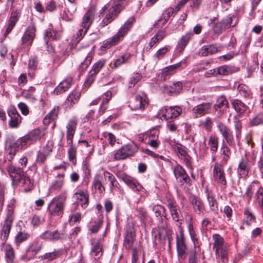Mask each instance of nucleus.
<instances>
[{"label":"nucleus","mask_w":263,"mask_h":263,"mask_svg":"<svg viewBox=\"0 0 263 263\" xmlns=\"http://www.w3.org/2000/svg\"><path fill=\"white\" fill-rule=\"evenodd\" d=\"M135 22V18L134 16L129 17L114 36L103 41L101 43L100 50L102 52L105 51L107 49L117 45L122 41L124 36L132 28Z\"/></svg>","instance_id":"f257e3e1"},{"label":"nucleus","mask_w":263,"mask_h":263,"mask_svg":"<svg viewBox=\"0 0 263 263\" xmlns=\"http://www.w3.org/2000/svg\"><path fill=\"white\" fill-rule=\"evenodd\" d=\"M77 124V120L76 119H72L68 121L66 127L67 143L69 146L67 151L68 159L73 164H75L77 161V147L76 145H73V138Z\"/></svg>","instance_id":"f03ea898"},{"label":"nucleus","mask_w":263,"mask_h":263,"mask_svg":"<svg viewBox=\"0 0 263 263\" xmlns=\"http://www.w3.org/2000/svg\"><path fill=\"white\" fill-rule=\"evenodd\" d=\"M7 170L13 181L18 182L24 187L25 191L29 190L33 186L30 177L24 174L23 171L16 168L12 164L7 167Z\"/></svg>","instance_id":"7ed1b4c3"},{"label":"nucleus","mask_w":263,"mask_h":263,"mask_svg":"<svg viewBox=\"0 0 263 263\" xmlns=\"http://www.w3.org/2000/svg\"><path fill=\"white\" fill-rule=\"evenodd\" d=\"M66 199V192L63 193L61 195L53 198L47 208L49 214L52 216L62 215L63 213Z\"/></svg>","instance_id":"20e7f679"},{"label":"nucleus","mask_w":263,"mask_h":263,"mask_svg":"<svg viewBox=\"0 0 263 263\" xmlns=\"http://www.w3.org/2000/svg\"><path fill=\"white\" fill-rule=\"evenodd\" d=\"M118 177L122 180L134 192L138 193L141 197H146L148 195L147 191L139 183V181L125 173H119Z\"/></svg>","instance_id":"39448f33"},{"label":"nucleus","mask_w":263,"mask_h":263,"mask_svg":"<svg viewBox=\"0 0 263 263\" xmlns=\"http://www.w3.org/2000/svg\"><path fill=\"white\" fill-rule=\"evenodd\" d=\"M167 207L169 210L172 220L176 222V226L178 227L179 231L181 232L182 230L181 225L183 221V216L179 207L174 199L168 200Z\"/></svg>","instance_id":"423d86ee"},{"label":"nucleus","mask_w":263,"mask_h":263,"mask_svg":"<svg viewBox=\"0 0 263 263\" xmlns=\"http://www.w3.org/2000/svg\"><path fill=\"white\" fill-rule=\"evenodd\" d=\"M42 248V242L36 239L33 240L29 243L25 253L21 257V260L26 262L33 259Z\"/></svg>","instance_id":"0eeeda50"},{"label":"nucleus","mask_w":263,"mask_h":263,"mask_svg":"<svg viewBox=\"0 0 263 263\" xmlns=\"http://www.w3.org/2000/svg\"><path fill=\"white\" fill-rule=\"evenodd\" d=\"M147 103L144 95H136L129 101L128 106L133 110L143 111Z\"/></svg>","instance_id":"6e6552de"},{"label":"nucleus","mask_w":263,"mask_h":263,"mask_svg":"<svg viewBox=\"0 0 263 263\" xmlns=\"http://www.w3.org/2000/svg\"><path fill=\"white\" fill-rule=\"evenodd\" d=\"M122 10V4L116 3L108 10V12L106 14L105 17L102 21L100 25L104 27L110 23L114 20L121 12Z\"/></svg>","instance_id":"1a4fd4ad"},{"label":"nucleus","mask_w":263,"mask_h":263,"mask_svg":"<svg viewBox=\"0 0 263 263\" xmlns=\"http://www.w3.org/2000/svg\"><path fill=\"white\" fill-rule=\"evenodd\" d=\"M172 148L178 157L183 160L187 167H191V157L187 152V148L183 145L176 143L172 145Z\"/></svg>","instance_id":"9d476101"},{"label":"nucleus","mask_w":263,"mask_h":263,"mask_svg":"<svg viewBox=\"0 0 263 263\" xmlns=\"http://www.w3.org/2000/svg\"><path fill=\"white\" fill-rule=\"evenodd\" d=\"M213 107L216 112V117L218 119L221 118L229 107V103L226 97L223 95L219 96L217 99Z\"/></svg>","instance_id":"9b49d317"},{"label":"nucleus","mask_w":263,"mask_h":263,"mask_svg":"<svg viewBox=\"0 0 263 263\" xmlns=\"http://www.w3.org/2000/svg\"><path fill=\"white\" fill-rule=\"evenodd\" d=\"M213 177L214 180L221 185V187L225 189L227 180L222 166L219 163H215L213 168Z\"/></svg>","instance_id":"f8f14e48"},{"label":"nucleus","mask_w":263,"mask_h":263,"mask_svg":"<svg viewBox=\"0 0 263 263\" xmlns=\"http://www.w3.org/2000/svg\"><path fill=\"white\" fill-rule=\"evenodd\" d=\"M181 112L182 109L179 106L170 107L168 108L166 107H163L159 110V114L164 119L168 120L178 117Z\"/></svg>","instance_id":"ddd939ff"},{"label":"nucleus","mask_w":263,"mask_h":263,"mask_svg":"<svg viewBox=\"0 0 263 263\" xmlns=\"http://www.w3.org/2000/svg\"><path fill=\"white\" fill-rule=\"evenodd\" d=\"M13 220L14 212H6V218L1 234V239L4 242L8 238Z\"/></svg>","instance_id":"4468645a"},{"label":"nucleus","mask_w":263,"mask_h":263,"mask_svg":"<svg viewBox=\"0 0 263 263\" xmlns=\"http://www.w3.org/2000/svg\"><path fill=\"white\" fill-rule=\"evenodd\" d=\"M217 128L222 137L230 146L234 145V137L231 129L221 122L217 124Z\"/></svg>","instance_id":"2eb2a0df"},{"label":"nucleus","mask_w":263,"mask_h":263,"mask_svg":"<svg viewBox=\"0 0 263 263\" xmlns=\"http://www.w3.org/2000/svg\"><path fill=\"white\" fill-rule=\"evenodd\" d=\"M189 200L192 205L193 211L198 215H203L205 210L204 204L202 199L194 195L189 197Z\"/></svg>","instance_id":"dca6fc26"},{"label":"nucleus","mask_w":263,"mask_h":263,"mask_svg":"<svg viewBox=\"0 0 263 263\" xmlns=\"http://www.w3.org/2000/svg\"><path fill=\"white\" fill-rule=\"evenodd\" d=\"M10 117L9 125L11 128H17L21 123L22 118L14 106H10L7 110Z\"/></svg>","instance_id":"f3484780"},{"label":"nucleus","mask_w":263,"mask_h":263,"mask_svg":"<svg viewBox=\"0 0 263 263\" xmlns=\"http://www.w3.org/2000/svg\"><path fill=\"white\" fill-rule=\"evenodd\" d=\"M36 28L34 25L28 26L22 37V44L24 46H30L32 45L35 37Z\"/></svg>","instance_id":"a211bd4d"},{"label":"nucleus","mask_w":263,"mask_h":263,"mask_svg":"<svg viewBox=\"0 0 263 263\" xmlns=\"http://www.w3.org/2000/svg\"><path fill=\"white\" fill-rule=\"evenodd\" d=\"M212 108L210 103L205 102L198 104L192 108V113L194 117L198 118L209 114Z\"/></svg>","instance_id":"6ab92c4d"},{"label":"nucleus","mask_w":263,"mask_h":263,"mask_svg":"<svg viewBox=\"0 0 263 263\" xmlns=\"http://www.w3.org/2000/svg\"><path fill=\"white\" fill-rule=\"evenodd\" d=\"M43 239L48 241H57L60 239H63L66 238V235L63 232H59L57 230L54 231H46L41 235Z\"/></svg>","instance_id":"aec40b11"},{"label":"nucleus","mask_w":263,"mask_h":263,"mask_svg":"<svg viewBox=\"0 0 263 263\" xmlns=\"http://www.w3.org/2000/svg\"><path fill=\"white\" fill-rule=\"evenodd\" d=\"M173 172L175 177L177 179L180 178L179 181L182 184L190 183V178L182 166L177 164L174 167Z\"/></svg>","instance_id":"412c9836"},{"label":"nucleus","mask_w":263,"mask_h":263,"mask_svg":"<svg viewBox=\"0 0 263 263\" xmlns=\"http://www.w3.org/2000/svg\"><path fill=\"white\" fill-rule=\"evenodd\" d=\"M73 83V80L72 77L66 78L55 87L53 91L54 93L59 95L65 92L71 87Z\"/></svg>","instance_id":"4be33fe9"},{"label":"nucleus","mask_w":263,"mask_h":263,"mask_svg":"<svg viewBox=\"0 0 263 263\" xmlns=\"http://www.w3.org/2000/svg\"><path fill=\"white\" fill-rule=\"evenodd\" d=\"M91 254L95 259H99L102 255L103 246L98 239H93L91 240Z\"/></svg>","instance_id":"5701e85b"},{"label":"nucleus","mask_w":263,"mask_h":263,"mask_svg":"<svg viewBox=\"0 0 263 263\" xmlns=\"http://www.w3.org/2000/svg\"><path fill=\"white\" fill-rule=\"evenodd\" d=\"M177 254L179 258L184 259L186 258V246L183 235L177 237L176 240Z\"/></svg>","instance_id":"b1692460"},{"label":"nucleus","mask_w":263,"mask_h":263,"mask_svg":"<svg viewBox=\"0 0 263 263\" xmlns=\"http://www.w3.org/2000/svg\"><path fill=\"white\" fill-rule=\"evenodd\" d=\"M74 197L81 202L83 208L85 209L87 207L89 203V194L86 191L78 190L74 194Z\"/></svg>","instance_id":"393cba45"},{"label":"nucleus","mask_w":263,"mask_h":263,"mask_svg":"<svg viewBox=\"0 0 263 263\" xmlns=\"http://www.w3.org/2000/svg\"><path fill=\"white\" fill-rule=\"evenodd\" d=\"M64 251L62 249H54L52 252H46L41 255L39 258L41 260H45L47 261H51L60 258L63 254Z\"/></svg>","instance_id":"a878e982"},{"label":"nucleus","mask_w":263,"mask_h":263,"mask_svg":"<svg viewBox=\"0 0 263 263\" xmlns=\"http://www.w3.org/2000/svg\"><path fill=\"white\" fill-rule=\"evenodd\" d=\"M69 3L67 6L66 10L64 11V13L63 15V19L67 21H70L73 20L74 14L77 9V2Z\"/></svg>","instance_id":"bb28decb"},{"label":"nucleus","mask_w":263,"mask_h":263,"mask_svg":"<svg viewBox=\"0 0 263 263\" xmlns=\"http://www.w3.org/2000/svg\"><path fill=\"white\" fill-rule=\"evenodd\" d=\"M81 91L79 90L74 89L68 95L65 101L66 105L71 108L77 103L80 98Z\"/></svg>","instance_id":"cd10ccee"},{"label":"nucleus","mask_w":263,"mask_h":263,"mask_svg":"<svg viewBox=\"0 0 263 263\" xmlns=\"http://www.w3.org/2000/svg\"><path fill=\"white\" fill-rule=\"evenodd\" d=\"M3 241L2 245H4L3 250L5 253V258L7 263H12L15 258V252L14 250L10 244H5V242Z\"/></svg>","instance_id":"c85d7f7f"},{"label":"nucleus","mask_w":263,"mask_h":263,"mask_svg":"<svg viewBox=\"0 0 263 263\" xmlns=\"http://www.w3.org/2000/svg\"><path fill=\"white\" fill-rule=\"evenodd\" d=\"M183 65H184V67L186 66L185 62L184 61H181L174 65L167 66L162 69V75L164 78L170 75H172L176 72V70L177 69L183 68Z\"/></svg>","instance_id":"c756f323"},{"label":"nucleus","mask_w":263,"mask_h":263,"mask_svg":"<svg viewBox=\"0 0 263 263\" xmlns=\"http://www.w3.org/2000/svg\"><path fill=\"white\" fill-rule=\"evenodd\" d=\"M231 104L239 116L243 115L247 111L248 108L242 102L238 99L232 100Z\"/></svg>","instance_id":"7c9ffc66"},{"label":"nucleus","mask_w":263,"mask_h":263,"mask_svg":"<svg viewBox=\"0 0 263 263\" xmlns=\"http://www.w3.org/2000/svg\"><path fill=\"white\" fill-rule=\"evenodd\" d=\"M250 169V165L246 159H242L237 168V172L240 177H246Z\"/></svg>","instance_id":"2f4dec72"},{"label":"nucleus","mask_w":263,"mask_h":263,"mask_svg":"<svg viewBox=\"0 0 263 263\" xmlns=\"http://www.w3.org/2000/svg\"><path fill=\"white\" fill-rule=\"evenodd\" d=\"M218 51V48L216 44L203 46L200 51L199 54L202 57H206L214 54Z\"/></svg>","instance_id":"473e14b6"},{"label":"nucleus","mask_w":263,"mask_h":263,"mask_svg":"<svg viewBox=\"0 0 263 263\" xmlns=\"http://www.w3.org/2000/svg\"><path fill=\"white\" fill-rule=\"evenodd\" d=\"M182 88V83L178 82L175 83H169L164 86L165 91L171 95L179 93Z\"/></svg>","instance_id":"72a5a7b5"},{"label":"nucleus","mask_w":263,"mask_h":263,"mask_svg":"<svg viewBox=\"0 0 263 263\" xmlns=\"http://www.w3.org/2000/svg\"><path fill=\"white\" fill-rule=\"evenodd\" d=\"M102 178V174L97 173L95 175L92 183V187L98 190L100 193H103L105 191V188L101 181Z\"/></svg>","instance_id":"f704fd0d"},{"label":"nucleus","mask_w":263,"mask_h":263,"mask_svg":"<svg viewBox=\"0 0 263 263\" xmlns=\"http://www.w3.org/2000/svg\"><path fill=\"white\" fill-rule=\"evenodd\" d=\"M94 18V14L92 11L88 10L83 17L82 22L81 24V27L89 29Z\"/></svg>","instance_id":"c9c22d12"},{"label":"nucleus","mask_w":263,"mask_h":263,"mask_svg":"<svg viewBox=\"0 0 263 263\" xmlns=\"http://www.w3.org/2000/svg\"><path fill=\"white\" fill-rule=\"evenodd\" d=\"M52 151V148L47 145L44 147L42 151L38 152L36 161L40 164H43L46 160L47 157L50 155Z\"/></svg>","instance_id":"e433bc0d"},{"label":"nucleus","mask_w":263,"mask_h":263,"mask_svg":"<svg viewBox=\"0 0 263 263\" xmlns=\"http://www.w3.org/2000/svg\"><path fill=\"white\" fill-rule=\"evenodd\" d=\"M218 137L214 134L211 135L208 141V144L212 154H214L217 152L218 147Z\"/></svg>","instance_id":"4c0bfd02"},{"label":"nucleus","mask_w":263,"mask_h":263,"mask_svg":"<svg viewBox=\"0 0 263 263\" xmlns=\"http://www.w3.org/2000/svg\"><path fill=\"white\" fill-rule=\"evenodd\" d=\"M64 175L63 174H59L57 178L54 180L50 186V190L60 191L64 185Z\"/></svg>","instance_id":"58836bf2"},{"label":"nucleus","mask_w":263,"mask_h":263,"mask_svg":"<svg viewBox=\"0 0 263 263\" xmlns=\"http://www.w3.org/2000/svg\"><path fill=\"white\" fill-rule=\"evenodd\" d=\"M19 143L18 139L16 140L15 137L12 135H7L6 138V147L13 148L16 149H19V148H21V146Z\"/></svg>","instance_id":"ea45409f"},{"label":"nucleus","mask_w":263,"mask_h":263,"mask_svg":"<svg viewBox=\"0 0 263 263\" xmlns=\"http://www.w3.org/2000/svg\"><path fill=\"white\" fill-rule=\"evenodd\" d=\"M206 198L210 210L213 212H216L218 210V203L215 198L213 193L206 190Z\"/></svg>","instance_id":"a19ab883"},{"label":"nucleus","mask_w":263,"mask_h":263,"mask_svg":"<svg viewBox=\"0 0 263 263\" xmlns=\"http://www.w3.org/2000/svg\"><path fill=\"white\" fill-rule=\"evenodd\" d=\"M59 107H54L44 118L43 123L45 125L49 124L51 121L55 120L58 116Z\"/></svg>","instance_id":"79ce46f5"},{"label":"nucleus","mask_w":263,"mask_h":263,"mask_svg":"<svg viewBox=\"0 0 263 263\" xmlns=\"http://www.w3.org/2000/svg\"><path fill=\"white\" fill-rule=\"evenodd\" d=\"M28 135L32 143H34L37 140H40L44 135V133L39 128L34 129L29 132Z\"/></svg>","instance_id":"37998d69"},{"label":"nucleus","mask_w":263,"mask_h":263,"mask_svg":"<svg viewBox=\"0 0 263 263\" xmlns=\"http://www.w3.org/2000/svg\"><path fill=\"white\" fill-rule=\"evenodd\" d=\"M130 57V53L127 52L124 53L115 60L113 67L116 68H118L121 65L128 63Z\"/></svg>","instance_id":"c03bdc74"},{"label":"nucleus","mask_w":263,"mask_h":263,"mask_svg":"<svg viewBox=\"0 0 263 263\" xmlns=\"http://www.w3.org/2000/svg\"><path fill=\"white\" fill-rule=\"evenodd\" d=\"M213 238L214 241L213 249L215 250V252L227 247L223 245V239L219 235H213Z\"/></svg>","instance_id":"a18cd8bd"},{"label":"nucleus","mask_w":263,"mask_h":263,"mask_svg":"<svg viewBox=\"0 0 263 263\" xmlns=\"http://www.w3.org/2000/svg\"><path fill=\"white\" fill-rule=\"evenodd\" d=\"M124 151L127 154L128 157L133 156L138 151L137 145L134 143H128L122 146Z\"/></svg>","instance_id":"49530a36"},{"label":"nucleus","mask_w":263,"mask_h":263,"mask_svg":"<svg viewBox=\"0 0 263 263\" xmlns=\"http://www.w3.org/2000/svg\"><path fill=\"white\" fill-rule=\"evenodd\" d=\"M29 237V234L25 231L18 232L15 237V244L16 246H19L22 242L27 240Z\"/></svg>","instance_id":"de8ad7c7"},{"label":"nucleus","mask_w":263,"mask_h":263,"mask_svg":"<svg viewBox=\"0 0 263 263\" xmlns=\"http://www.w3.org/2000/svg\"><path fill=\"white\" fill-rule=\"evenodd\" d=\"M193 34L192 33L187 32L184 35L182 36L178 42V47L182 51L186 46L190 40L191 39Z\"/></svg>","instance_id":"09e8293b"},{"label":"nucleus","mask_w":263,"mask_h":263,"mask_svg":"<svg viewBox=\"0 0 263 263\" xmlns=\"http://www.w3.org/2000/svg\"><path fill=\"white\" fill-rule=\"evenodd\" d=\"M221 22L226 29L235 26L237 23V20L234 15L227 16L221 20Z\"/></svg>","instance_id":"8fccbe9b"},{"label":"nucleus","mask_w":263,"mask_h":263,"mask_svg":"<svg viewBox=\"0 0 263 263\" xmlns=\"http://www.w3.org/2000/svg\"><path fill=\"white\" fill-rule=\"evenodd\" d=\"M93 53L92 52H89L84 60L81 63L79 66V70L83 72L85 71L88 66L90 64L93 59Z\"/></svg>","instance_id":"3c124183"},{"label":"nucleus","mask_w":263,"mask_h":263,"mask_svg":"<svg viewBox=\"0 0 263 263\" xmlns=\"http://www.w3.org/2000/svg\"><path fill=\"white\" fill-rule=\"evenodd\" d=\"M105 63L106 60L105 59H100L98 60L92 65L90 72L97 76V73H98L101 69L105 66Z\"/></svg>","instance_id":"603ef678"},{"label":"nucleus","mask_w":263,"mask_h":263,"mask_svg":"<svg viewBox=\"0 0 263 263\" xmlns=\"http://www.w3.org/2000/svg\"><path fill=\"white\" fill-rule=\"evenodd\" d=\"M134 242L133 234L132 231H127L124 240L125 248L129 250L132 248Z\"/></svg>","instance_id":"864d4df0"},{"label":"nucleus","mask_w":263,"mask_h":263,"mask_svg":"<svg viewBox=\"0 0 263 263\" xmlns=\"http://www.w3.org/2000/svg\"><path fill=\"white\" fill-rule=\"evenodd\" d=\"M105 97L103 98V101L100 107V112L103 114L107 108L106 104L108 103L112 97V93L110 91H107L104 94Z\"/></svg>","instance_id":"5fc2aeb1"},{"label":"nucleus","mask_w":263,"mask_h":263,"mask_svg":"<svg viewBox=\"0 0 263 263\" xmlns=\"http://www.w3.org/2000/svg\"><path fill=\"white\" fill-rule=\"evenodd\" d=\"M153 211L156 217L160 216L161 217L162 215L164 216L166 219H167V215L166 213V209L164 206L158 204L154 205L153 207Z\"/></svg>","instance_id":"6e6d98bb"},{"label":"nucleus","mask_w":263,"mask_h":263,"mask_svg":"<svg viewBox=\"0 0 263 263\" xmlns=\"http://www.w3.org/2000/svg\"><path fill=\"white\" fill-rule=\"evenodd\" d=\"M200 125L202 126L208 132H211L213 128V120L209 117L200 121Z\"/></svg>","instance_id":"4d7b16f0"},{"label":"nucleus","mask_w":263,"mask_h":263,"mask_svg":"<svg viewBox=\"0 0 263 263\" xmlns=\"http://www.w3.org/2000/svg\"><path fill=\"white\" fill-rule=\"evenodd\" d=\"M244 215L245 216V223L248 226L255 221L256 217L255 215L248 209H246L244 211Z\"/></svg>","instance_id":"13d9d810"},{"label":"nucleus","mask_w":263,"mask_h":263,"mask_svg":"<svg viewBox=\"0 0 263 263\" xmlns=\"http://www.w3.org/2000/svg\"><path fill=\"white\" fill-rule=\"evenodd\" d=\"M177 12L176 10L175 11L174 9L172 7H169L165 10L161 15L162 19H163V23L167 22L170 17L174 15Z\"/></svg>","instance_id":"bf43d9fd"},{"label":"nucleus","mask_w":263,"mask_h":263,"mask_svg":"<svg viewBox=\"0 0 263 263\" xmlns=\"http://www.w3.org/2000/svg\"><path fill=\"white\" fill-rule=\"evenodd\" d=\"M234 125L237 139L240 138L241 134L242 125L241 121L236 116L234 117Z\"/></svg>","instance_id":"052dcab7"},{"label":"nucleus","mask_w":263,"mask_h":263,"mask_svg":"<svg viewBox=\"0 0 263 263\" xmlns=\"http://www.w3.org/2000/svg\"><path fill=\"white\" fill-rule=\"evenodd\" d=\"M240 95L245 98H250L251 97V92L248 87L245 84H240L237 88Z\"/></svg>","instance_id":"680f3d73"},{"label":"nucleus","mask_w":263,"mask_h":263,"mask_svg":"<svg viewBox=\"0 0 263 263\" xmlns=\"http://www.w3.org/2000/svg\"><path fill=\"white\" fill-rule=\"evenodd\" d=\"M128 157V156L127 155V154L126 153L125 151H124V149L122 147V146L116 152L114 157V159L115 160H123L125 159Z\"/></svg>","instance_id":"e2e57ef3"},{"label":"nucleus","mask_w":263,"mask_h":263,"mask_svg":"<svg viewBox=\"0 0 263 263\" xmlns=\"http://www.w3.org/2000/svg\"><path fill=\"white\" fill-rule=\"evenodd\" d=\"M227 248L216 251V255L219 258L220 257L222 263H227L228 261Z\"/></svg>","instance_id":"0e129e2a"},{"label":"nucleus","mask_w":263,"mask_h":263,"mask_svg":"<svg viewBox=\"0 0 263 263\" xmlns=\"http://www.w3.org/2000/svg\"><path fill=\"white\" fill-rule=\"evenodd\" d=\"M19 144L21 146V148H24L27 147L28 145L32 144V142L28 135V134L24 136L23 137L18 139Z\"/></svg>","instance_id":"69168bd1"},{"label":"nucleus","mask_w":263,"mask_h":263,"mask_svg":"<svg viewBox=\"0 0 263 263\" xmlns=\"http://www.w3.org/2000/svg\"><path fill=\"white\" fill-rule=\"evenodd\" d=\"M100 170L103 171V174L102 175L104 177L105 181H108L110 183L112 182H115L116 180H117L112 174L104 170L103 167H101Z\"/></svg>","instance_id":"338daca9"},{"label":"nucleus","mask_w":263,"mask_h":263,"mask_svg":"<svg viewBox=\"0 0 263 263\" xmlns=\"http://www.w3.org/2000/svg\"><path fill=\"white\" fill-rule=\"evenodd\" d=\"M216 72L217 76L228 75L231 72V68L229 66L223 65L216 68Z\"/></svg>","instance_id":"774afa93"}]
</instances>
